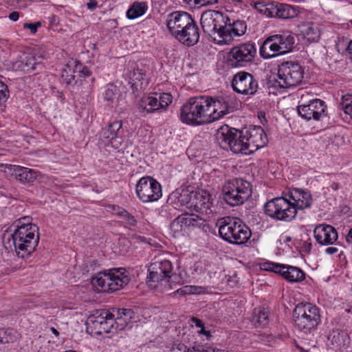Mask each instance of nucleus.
I'll return each instance as SVG.
<instances>
[{
    "mask_svg": "<svg viewBox=\"0 0 352 352\" xmlns=\"http://www.w3.org/2000/svg\"><path fill=\"white\" fill-rule=\"evenodd\" d=\"M216 139L223 149L244 155L253 153L267 142V135L261 126L243 131L226 125L218 129Z\"/></svg>",
    "mask_w": 352,
    "mask_h": 352,
    "instance_id": "nucleus-1",
    "label": "nucleus"
},
{
    "mask_svg": "<svg viewBox=\"0 0 352 352\" xmlns=\"http://www.w3.org/2000/svg\"><path fill=\"white\" fill-rule=\"evenodd\" d=\"M12 234V241L18 256L25 258L32 254L39 241L38 228L30 223L28 217L18 219Z\"/></svg>",
    "mask_w": 352,
    "mask_h": 352,
    "instance_id": "nucleus-2",
    "label": "nucleus"
},
{
    "mask_svg": "<svg viewBox=\"0 0 352 352\" xmlns=\"http://www.w3.org/2000/svg\"><path fill=\"white\" fill-rule=\"evenodd\" d=\"M212 97L199 96L190 98L180 109L182 122L192 126L211 123L210 105Z\"/></svg>",
    "mask_w": 352,
    "mask_h": 352,
    "instance_id": "nucleus-3",
    "label": "nucleus"
},
{
    "mask_svg": "<svg viewBox=\"0 0 352 352\" xmlns=\"http://www.w3.org/2000/svg\"><path fill=\"white\" fill-rule=\"evenodd\" d=\"M217 226L219 227L220 236L230 243L245 244L252 235L249 228L237 218L223 217L218 220Z\"/></svg>",
    "mask_w": 352,
    "mask_h": 352,
    "instance_id": "nucleus-4",
    "label": "nucleus"
},
{
    "mask_svg": "<svg viewBox=\"0 0 352 352\" xmlns=\"http://www.w3.org/2000/svg\"><path fill=\"white\" fill-rule=\"evenodd\" d=\"M224 200L232 206H239L247 201L252 195L250 183L241 178L225 182L223 186Z\"/></svg>",
    "mask_w": 352,
    "mask_h": 352,
    "instance_id": "nucleus-5",
    "label": "nucleus"
},
{
    "mask_svg": "<svg viewBox=\"0 0 352 352\" xmlns=\"http://www.w3.org/2000/svg\"><path fill=\"white\" fill-rule=\"evenodd\" d=\"M294 324L300 331L307 332L315 329L320 321L318 308L311 303H299L294 311Z\"/></svg>",
    "mask_w": 352,
    "mask_h": 352,
    "instance_id": "nucleus-6",
    "label": "nucleus"
},
{
    "mask_svg": "<svg viewBox=\"0 0 352 352\" xmlns=\"http://www.w3.org/2000/svg\"><path fill=\"white\" fill-rule=\"evenodd\" d=\"M129 280V277L125 275V270L120 268L98 274L92 278L91 283L94 286H98L104 292H113L127 285Z\"/></svg>",
    "mask_w": 352,
    "mask_h": 352,
    "instance_id": "nucleus-7",
    "label": "nucleus"
},
{
    "mask_svg": "<svg viewBox=\"0 0 352 352\" xmlns=\"http://www.w3.org/2000/svg\"><path fill=\"white\" fill-rule=\"evenodd\" d=\"M292 35L276 34L268 37L260 47V54L263 58H270L292 50L294 44Z\"/></svg>",
    "mask_w": 352,
    "mask_h": 352,
    "instance_id": "nucleus-8",
    "label": "nucleus"
},
{
    "mask_svg": "<svg viewBox=\"0 0 352 352\" xmlns=\"http://www.w3.org/2000/svg\"><path fill=\"white\" fill-rule=\"evenodd\" d=\"M265 213L270 217L290 221L296 216V208L287 199L278 197L268 201L264 206Z\"/></svg>",
    "mask_w": 352,
    "mask_h": 352,
    "instance_id": "nucleus-9",
    "label": "nucleus"
},
{
    "mask_svg": "<svg viewBox=\"0 0 352 352\" xmlns=\"http://www.w3.org/2000/svg\"><path fill=\"white\" fill-rule=\"evenodd\" d=\"M229 18L222 12L216 10H206L201 16L200 23L203 31L209 36L217 34L219 40H223Z\"/></svg>",
    "mask_w": 352,
    "mask_h": 352,
    "instance_id": "nucleus-10",
    "label": "nucleus"
},
{
    "mask_svg": "<svg viewBox=\"0 0 352 352\" xmlns=\"http://www.w3.org/2000/svg\"><path fill=\"white\" fill-rule=\"evenodd\" d=\"M278 82L282 88H289L300 85L304 78V69L298 63L287 61L278 69Z\"/></svg>",
    "mask_w": 352,
    "mask_h": 352,
    "instance_id": "nucleus-11",
    "label": "nucleus"
},
{
    "mask_svg": "<svg viewBox=\"0 0 352 352\" xmlns=\"http://www.w3.org/2000/svg\"><path fill=\"white\" fill-rule=\"evenodd\" d=\"M256 52L254 45L251 43L235 46L228 54L227 64L232 68L245 67L253 61Z\"/></svg>",
    "mask_w": 352,
    "mask_h": 352,
    "instance_id": "nucleus-12",
    "label": "nucleus"
},
{
    "mask_svg": "<svg viewBox=\"0 0 352 352\" xmlns=\"http://www.w3.org/2000/svg\"><path fill=\"white\" fill-rule=\"evenodd\" d=\"M86 325L96 334L111 332L115 330L114 315L106 310H96L87 318Z\"/></svg>",
    "mask_w": 352,
    "mask_h": 352,
    "instance_id": "nucleus-13",
    "label": "nucleus"
},
{
    "mask_svg": "<svg viewBox=\"0 0 352 352\" xmlns=\"http://www.w3.org/2000/svg\"><path fill=\"white\" fill-rule=\"evenodd\" d=\"M136 194L142 202L155 201L162 195V187L154 178L149 176L143 177L136 184Z\"/></svg>",
    "mask_w": 352,
    "mask_h": 352,
    "instance_id": "nucleus-14",
    "label": "nucleus"
},
{
    "mask_svg": "<svg viewBox=\"0 0 352 352\" xmlns=\"http://www.w3.org/2000/svg\"><path fill=\"white\" fill-rule=\"evenodd\" d=\"M256 8H259L261 12H264L268 16L277 17L282 19H289L296 17L299 14L298 7L292 6L286 3H270L266 5L262 3H256Z\"/></svg>",
    "mask_w": 352,
    "mask_h": 352,
    "instance_id": "nucleus-15",
    "label": "nucleus"
},
{
    "mask_svg": "<svg viewBox=\"0 0 352 352\" xmlns=\"http://www.w3.org/2000/svg\"><path fill=\"white\" fill-rule=\"evenodd\" d=\"M166 26L170 34L175 37L185 30L196 23L191 15L186 12H174L169 14L166 21Z\"/></svg>",
    "mask_w": 352,
    "mask_h": 352,
    "instance_id": "nucleus-16",
    "label": "nucleus"
},
{
    "mask_svg": "<svg viewBox=\"0 0 352 352\" xmlns=\"http://www.w3.org/2000/svg\"><path fill=\"white\" fill-rule=\"evenodd\" d=\"M148 271L150 281H169L173 276V265L168 259H157L151 264Z\"/></svg>",
    "mask_w": 352,
    "mask_h": 352,
    "instance_id": "nucleus-17",
    "label": "nucleus"
},
{
    "mask_svg": "<svg viewBox=\"0 0 352 352\" xmlns=\"http://www.w3.org/2000/svg\"><path fill=\"white\" fill-rule=\"evenodd\" d=\"M232 87L239 94L253 95L257 91L258 84L252 74L245 72H240L234 76Z\"/></svg>",
    "mask_w": 352,
    "mask_h": 352,
    "instance_id": "nucleus-18",
    "label": "nucleus"
},
{
    "mask_svg": "<svg viewBox=\"0 0 352 352\" xmlns=\"http://www.w3.org/2000/svg\"><path fill=\"white\" fill-rule=\"evenodd\" d=\"M122 126V121H116L103 128L100 132L101 138L106 140L114 149L118 151L124 149Z\"/></svg>",
    "mask_w": 352,
    "mask_h": 352,
    "instance_id": "nucleus-19",
    "label": "nucleus"
},
{
    "mask_svg": "<svg viewBox=\"0 0 352 352\" xmlns=\"http://www.w3.org/2000/svg\"><path fill=\"white\" fill-rule=\"evenodd\" d=\"M324 102L320 99L311 100L308 104H300L297 107L298 115L305 120H319L324 113Z\"/></svg>",
    "mask_w": 352,
    "mask_h": 352,
    "instance_id": "nucleus-20",
    "label": "nucleus"
},
{
    "mask_svg": "<svg viewBox=\"0 0 352 352\" xmlns=\"http://www.w3.org/2000/svg\"><path fill=\"white\" fill-rule=\"evenodd\" d=\"M211 122L233 111L232 100L230 97H222L214 99L212 98L210 105Z\"/></svg>",
    "mask_w": 352,
    "mask_h": 352,
    "instance_id": "nucleus-21",
    "label": "nucleus"
},
{
    "mask_svg": "<svg viewBox=\"0 0 352 352\" xmlns=\"http://www.w3.org/2000/svg\"><path fill=\"white\" fill-rule=\"evenodd\" d=\"M211 196L206 191H195L190 208L206 217L214 212L215 206L211 201Z\"/></svg>",
    "mask_w": 352,
    "mask_h": 352,
    "instance_id": "nucleus-22",
    "label": "nucleus"
},
{
    "mask_svg": "<svg viewBox=\"0 0 352 352\" xmlns=\"http://www.w3.org/2000/svg\"><path fill=\"white\" fill-rule=\"evenodd\" d=\"M1 166L6 167L10 174L21 184H32L39 173L33 169L21 166L6 164Z\"/></svg>",
    "mask_w": 352,
    "mask_h": 352,
    "instance_id": "nucleus-23",
    "label": "nucleus"
},
{
    "mask_svg": "<svg viewBox=\"0 0 352 352\" xmlns=\"http://www.w3.org/2000/svg\"><path fill=\"white\" fill-rule=\"evenodd\" d=\"M314 234L316 241L323 245L333 244L338 239L336 230L330 225L317 226L314 230Z\"/></svg>",
    "mask_w": 352,
    "mask_h": 352,
    "instance_id": "nucleus-24",
    "label": "nucleus"
},
{
    "mask_svg": "<svg viewBox=\"0 0 352 352\" xmlns=\"http://www.w3.org/2000/svg\"><path fill=\"white\" fill-rule=\"evenodd\" d=\"M289 197L293 200L292 204L296 208V210L310 207L312 202L311 194L302 189L294 188L290 190Z\"/></svg>",
    "mask_w": 352,
    "mask_h": 352,
    "instance_id": "nucleus-25",
    "label": "nucleus"
},
{
    "mask_svg": "<svg viewBox=\"0 0 352 352\" xmlns=\"http://www.w3.org/2000/svg\"><path fill=\"white\" fill-rule=\"evenodd\" d=\"M246 30V24L241 21H236L232 23H226L225 34L223 40H219L220 43L229 44L233 40V36H239L245 34Z\"/></svg>",
    "mask_w": 352,
    "mask_h": 352,
    "instance_id": "nucleus-26",
    "label": "nucleus"
},
{
    "mask_svg": "<svg viewBox=\"0 0 352 352\" xmlns=\"http://www.w3.org/2000/svg\"><path fill=\"white\" fill-rule=\"evenodd\" d=\"M200 32L197 23L185 30L181 34L175 35V38L182 44L187 47L195 45L199 42Z\"/></svg>",
    "mask_w": 352,
    "mask_h": 352,
    "instance_id": "nucleus-27",
    "label": "nucleus"
},
{
    "mask_svg": "<svg viewBox=\"0 0 352 352\" xmlns=\"http://www.w3.org/2000/svg\"><path fill=\"white\" fill-rule=\"evenodd\" d=\"M79 78L75 81L74 87L77 91L84 93L89 92L93 87L94 78L91 77V72L86 67H82L78 70Z\"/></svg>",
    "mask_w": 352,
    "mask_h": 352,
    "instance_id": "nucleus-28",
    "label": "nucleus"
},
{
    "mask_svg": "<svg viewBox=\"0 0 352 352\" xmlns=\"http://www.w3.org/2000/svg\"><path fill=\"white\" fill-rule=\"evenodd\" d=\"M40 58V56L36 57L32 53L23 54L19 60L13 63V68L16 70L25 72L34 70L36 69V65L40 63L38 60Z\"/></svg>",
    "mask_w": 352,
    "mask_h": 352,
    "instance_id": "nucleus-29",
    "label": "nucleus"
},
{
    "mask_svg": "<svg viewBox=\"0 0 352 352\" xmlns=\"http://www.w3.org/2000/svg\"><path fill=\"white\" fill-rule=\"evenodd\" d=\"M135 313L131 309H118L117 316L114 318L116 331L123 330L134 318Z\"/></svg>",
    "mask_w": 352,
    "mask_h": 352,
    "instance_id": "nucleus-30",
    "label": "nucleus"
},
{
    "mask_svg": "<svg viewBox=\"0 0 352 352\" xmlns=\"http://www.w3.org/2000/svg\"><path fill=\"white\" fill-rule=\"evenodd\" d=\"M160 109V107L158 103V98L155 96H144L141 98L138 104V110L139 113L143 115L153 113Z\"/></svg>",
    "mask_w": 352,
    "mask_h": 352,
    "instance_id": "nucleus-31",
    "label": "nucleus"
},
{
    "mask_svg": "<svg viewBox=\"0 0 352 352\" xmlns=\"http://www.w3.org/2000/svg\"><path fill=\"white\" fill-rule=\"evenodd\" d=\"M300 31L304 38L309 41H317L320 36L318 27L311 22H305L299 25Z\"/></svg>",
    "mask_w": 352,
    "mask_h": 352,
    "instance_id": "nucleus-32",
    "label": "nucleus"
},
{
    "mask_svg": "<svg viewBox=\"0 0 352 352\" xmlns=\"http://www.w3.org/2000/svg\"><path fill=\"white\" fill-rule=\"evenodd\" d=\"M328 340L331 345L338 347H344L350 344V337L348 333L342 330H333L328 336Z\"/></svg>",
    "mask_w": 352,
    "mask_h": 352,
    "instance_id": "nucleus-33",
    "label": "nucleus"
},
{
    "mask_svg": "<svg viewBox=\"0 0 352 352\" xmlns=\"http://www.w3.org/2000/svg\"><path fill=\"white\" fill-rule=\"evenodd\" d=\"M80 64H77L76 60H69L63 69L61 76L63 80L67 84H72L75 79L74 73L78 72L82 68Z\"/></svg>",
    "mask_w": 352,
    "mask_h": 352,
    "instance_id": "nucleus-34",
    "label": "nucleus"
},
{
    "mask_svg": "<svg viewBox=\"0 0 352 352\" xmlns=\"http://www.w3.org/2000/svg\"><path fill=\"white\" fill-rule=\"evenodd\" d=\"M183 217V221L185 227H204L206 225V219L205 216L194 213H184L181 214Z\"/></svg>",
    "mask_w": 352,
    "mask_h": 352,
    "instance_id": "nucleus-35",
    "label": "nucleus"
},
{
    "mask_svg": "<svg viewBox=\"0 0 352 352\" xmlns=\"http://www.w3.org/2000/svg\"><path fill=\"white\" fill-rule=\"evenodd\" d=\"M269 315L270 311L267 309H255L252 316V322L256 327H264L269 322Z\"/></svg>",
    "mask_w": 352,
    "mask_h": 352,
    "instance_id": "nucleus-36",
    "label": "nucleus"
},
{
    "mask_svg": "<svg viewBox=\"0 0 352 352\" xmlns=\"http://www.w3.org/2000/svg\"><path fill=\"white\" fill-rule=\"evenodd\" d=\"M195 191H190L188 189L177 190L172 194L173 198L177 200L181 206H186L190 208Z\"/></svg>",
    "mask_w": 352,
    "mask_h": 352,
    "instance_id": "nucleus-37",
    "label": "nucleus"
},
{
    "mask_svg": "<svg viewBox=\"0 0 352 352\" xmlns=\"http://www.w3.org/2000/svg\"><path fill=\"white\" fill-rule=\"evenodd\" d=\"M115 215L124 219L126 223L130 226H135L138 223L135 217L126 211L124 208L118 206L112 205L109 208Z\"/></svg>",
    "mask_w": 352,
    "mask_h": 352,
    "instance_id": "nucleus-38",
    "label": "nucleus"
},
{
    "mask_svg": "<svg viewBox=\"0 0 352 352\" xmlns=\"http://www.w3.org/2000/svg\"><path fill=\"white\" fill-rule=\"evenodd\" d=\"M339 106L343 111V114H341L342 118L349 122L352 120V95L342 96Z\"/></svg>",
    "mask_w": 352,
    "mask_h": 352,
    "instance_id": "nucleus-39",
    "label": "nucleus"
},
{
    "mask_svg": "<svg viewBox=\"0 0 352 352\" xmlns=\"http://www.w3.org/2000/svg\"><path fill=\"white\" fill-rule=\"evenodd\" d=\"M283 278L289 282H300L304 280L305 273L298 267L286 265Z\"/></svg>",
    "mask_w": 352,
    "mask_h": 352,
    "instance_id": "nucleus-40",
    "label": "nucleus"
},
{
    "mask_svg": "<svg viewBox=\"0 0 352 352\" xmlns=\"http://www.w3.org/2000/svg\"><path fill=\"white\" fill-rule=\"evenodd\" d=\"M148 6L145 2H135L128 10L126 16L130 19H134L142 16L147 10Z\"/></svg>",
    "mask_w": 352,
    "mask_h": 352,
    "instance_id": "nucleus-41",
    "label": "nucleus"
},
{
    "mask_svg": "<svg viewBox=\"0 0 352 352\" xmlns=\"http://www.w3.org/2000/svg\"><path fill=\"white\" fill-rule=\"evenodd\" d=\"M18 339V333L13 329H0V344L14 342Z\"/></svg>",
    "mask_w": 352,
    "mask_h": 352,
    "instance_id": "nucleus-42",
    "label": "nucleus"
},
{
    "mask_svg": "<svg viewBox=\"0 0 352 352\" xmlns=\"http://www.w3.org/2000/svg\"><path fill=\"white\" fill-rule=\"evenodd\" d=\"M201 289V287L192 286V285H186L182 287V288L178 289L176 291V293L180 295L185 294H193L199 293Z\"/></svg>",
    "mask_w": 352,
    "mask_h": 352,
    "instance_id": "nucleus-43",
    "label": "nucleus"
},
{
    "mask_svg": "<svg viewBox=\"0 0 352 352\" xmlns=\"http://www.w3.org/2000/svg\"><path fill=\"white\" fill-rule=\"evenodd\" d=\"M173 100L172 96L168 93H163L158 98V103L160 109H165Z\"/></svg>",
    "mask_w": 352,
    "mask_h": 352,
    "instance_id": "nucleus-44",
    "label": "nucleus"
},
{
    "mask_svg": "<svg viewBox=\"0 0 352 352\" xmlns=\"http://www.w3.org/2000/svg\"><path fill=\"white\" fill-rule=\"evenodd\" d=\"M184 227L185 226L182 215L177 217L170 224V229L175 233L181 232Z\"/></svg>",
    "mask_w": 352,
    "mask_h": 352,
    "instance_id": "nucleus-45",
    "label": "nucleus"
},
{
    "mask_svg": "<svg viewBox=\"0 0 352 352\" xmlns=\"http://www.w3.org/2000/svg\"><path fill=\"white\" fill-rule=\"evenodd\" d=\"M9 96L8 86L0 80V101L6 100Z\"/></svg>",
    "mask_w": 352,
    "mask_h": 352,
    "instance_id": "nucleus-46",
    "label": "nucleus"
},
{
    "mask_svg": "<svg viewBox=\"0 0 352 352\" xmlns=\"http://www.w3.org/2000/svg\"><path fill=\"white\" fill-rule=\"evenodd\" d=\"M272 267H274L273 272H274L276 274H280L283 277V275L285 273V269H286L285 265L274 263V265H272Z\"/></svg>",
    "mask_w": 352,
    "mask_h": 352,
    "instance_id": "nucleus-47",
    "label": "nucleus"
},
{
    "mask_svg": "<svg viewBox=\"0 0 352 352\" xmlns=\"http://www.w3.org/2000/svg\"><path fill=\"white\" fill-rule=\"evenodd\" d=\"M272 267H274L273 272H274L276 274H280L283 277V275L285 273V269H286L285 265L274 263V265H272Z\"/></svg>",
    "mask_w": 352,
    "mask_h": 352,
    "instance_id": "nucleus-48",
    "label": "nucleus"
},
{
    "mask_svg": "<svg viewBox=\"0 0 352 352\" xmlns=\"http://www.w3.org/2000/svg\"><path fill=\"white\" fill-rule=\"evenodd\" d=\"M218 0H193L195 5L199 7L206 6L216 3Z\"/></svg>",
    "mask_w": 352,
    "mask_h": 352,
    "instance_id": "nucleus-49",
    "label": "nucleus"
},
{
    "mask_svg": "<svg viewBox=\"0 0 352 352\" xmlns=\"http://www.w3.org/2000/svg\"><path fill=\"white\" fill-rule=\"evenodd\" d=\"M104 98L107 101H111L113 98V93L111 89H107L104 93Z\"/></svg>",
    "mask_w": 352,
    "mask_h": 352,
    "instance_id": "nucleus-50",
    "label": "nucleus"
},
{
    "mask_svg": "<svg viewBox=\"0 0 352 352\" xmlns=\"http://www.w3.org/2000/svg\"><path fill=\"white\" fill-rule=\"evenodd\" d=\"M23 28L25 29H29L32 34H35L37 32L36 28L35 27V25H33V23H24Z\"/></svg>",
    "mask_w": 352,
    "mask_h": 352,
    "instance_id": "nucleus-51",
    "label": "nucleus"
},
{
    "mask_svg": "<svg viewBox=\"0 0 352 352\" xmlns=\"http://www.w3.org/2000/svg\"><path fill=\"white\" fill-rule=\"evenodd\" d=\"M272 265H274V263H265L263 265L262 269L266 271L273 272Z\"/></svg>",
    "mask_w": 352,
    "mask_h": 352,
    "instance_id": "nucleus-52",
    "label": "nucleus"
},
{
    "mask_svg": "<svg viewBox=\"0 0 352 352\" xmlns=\"http://www.w3.org/2000/svg\"><path fill=\"white\" fill-rule=\"evenodd\" d=\"M98 3L96 0H90L87 3V8L90 10H94L97 7Z\"/></svg>",
    "mask_w": 352,
    "mask_h": 352,
    "instance_id": "nucleus-53",
    "label": "nucleus"
},
{
    "mask_svg": "<svg viewBox=\"0 0 352 352\" xmlns=\"http://www.w3.org/2000/svg\"><path fill=\"white\" fill-rule=\"evenodd\" d=\"M19 13L18 12H12L9 15V19L13 21H16L19 19Z\"/></svg>",
    "mask_w": 352,
    "mask_h": 352,
    "instance_id": "nucleus-54",
    "label": "nucleus"
},
{
    "mask_svg": "<svg viewBox=\"0 0 352 352\" xmlns=\"http://www.w3.org/2000/svg\"><path fill=\"white\" fill-rule=\"evenodd\" d=\"M192 322L195 324L196 327L201 328V327L204 326L202 323L201 320L197 318H192Z\"/></svg>",
    "mask_w": 352,
    "mask_h": 352,
    "instance_id": "nucleus-55",
    "label": "nucleus"
},
{
    "mask_svg": "<svg viewBox=\"0 0 352 352\" xmlns=\"http://www.w3.org/2000/svg\"><path fill=\"white\" fill-rule=\"evenodd\" d=\"M338 252V248L334 247H329L326 249V252L329 254H333Z\"/></svg>",
    "mask_w": 352,
    "mask_h": 352,
    "instance_id": "nucleus-56",
    "label": "nucleus"
},
{
    "mask_svg": "<svg viewBox=\"0 0 352 352\" xmlns=\"http://www.w3.org/2000/svg\"><path fill=\"white\" fill-rule=\"evenodd\" d=\"M346 241L347 242L352 243V228L349 230L346 236Z\"/></svg>",
    "mask_w": 352,
    "mask_h": 352,
    "instance_id": "nucleus-57",
    "label": "nucleus"
},
{
    "mask_svg": "<svg viewBox=\"0 0 352 352\" xmlns=\"http://www.w3.org/2000/svg\"><path fill=\"white\" fill-rule=\"evenodd\" d=\"M199 333L204 334L206 336H210V332L208 331H206L204 326L201 327V330L199 331Z\"/></svg>",
    "mask_w": 352,
    "mask_h": 352,
    "instance_id": "nucleus-58",
    "label": "nucleus"
},
{
    "mask_svg": "<svg viewBox=\"0 0 352 352\" xmlns=\"http://www.w3.org/2000/svg\"><path fill=\"white\" fill-rule=\"evenodd\" d=\"M331 188L333 190H336L338 189L339 188V185L338 183H336V182H333L331 185Z\"/></svg>",
    "mask_w": 352,
    "mask_h": 352,
    "instance_id": "nucleus-59",
    "label": "nucleus"
},
{
    "mask_svg": "<svg viewBox=\"0 0 352 352\" xmlns=\"http://www.w3.org/2000/svg\"><path fill=\"white\" fill-rule=\"evenodd\" d=\"M51 330L53 332V333L55 334L56 336L58 335V331L54 327H52Z\"/></svg>",
    "mask_w": 352,
    "mask_h": 352,
    "instance_id": "nucleus-60",
    "label": "nucleus"
},
{
    "mask_svg": "<svg viewBox=\"0 0 352 352\" xmlns=\"http://www.w3.org/2000/svg\"><path fill=\"white\" fill-rule=\"evenodd\" d=\"M348 49L350 51V53L352 54V41L349 43Z\"/></svg>",
    "mask_w": 352,
    "mask_h": 352,
    "instance_id": "nucleus-61",
    "label": "nucleus"
},
{
    "mask_svg": "<svg viewBox=\"0 0 352 352\" xmlns=\"http://www.w3.org/2000/svg\"><path fill=\"white\" fill-rule=\"evenodd\" d=\"M305 248H306L307 251H308V252L310 251L311 249V243H308Z\"/></svg>",
    "mask_w": 352,
    "mask_h": 352,
    "instance_id": "nucleus-62",
    "label": "nucleus"
},
{
    "mask_svg": "<svg viewBox=\"0 0 352 352\" xmlns=\"http://www.w3.org/2000/svg\"><path fill=\"white\" fill-rule=\"evenodd\" d=\"M33 25H35V27L36 28V30H37L38 27L41 26V22H36V23H33Z\"/></svg>",
    "mask_w": 352,
    "mask_h": 352,
    "instance_id": "nucleus-63",
    "label": "nucleus"
},
{
    "mask_svg": "<svg viewBox=\"0 0 352 352\" xmlns=\"http://www.w3.org/2000/svg\"><path fill=\"white\" fill-rule=\"evenodd\" d=\"M233 2L242 3L243 0H232Z\"/></svg>",
    "mask_w": 352,
    "mask_h": 352,
    "instance_id": "nucleus-64",
    "label": "nucleus"
}]
</instances>
